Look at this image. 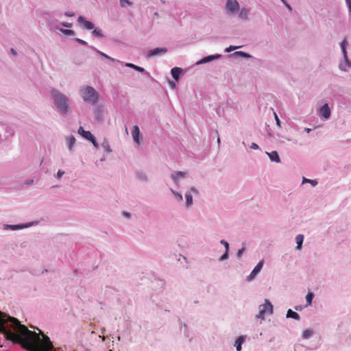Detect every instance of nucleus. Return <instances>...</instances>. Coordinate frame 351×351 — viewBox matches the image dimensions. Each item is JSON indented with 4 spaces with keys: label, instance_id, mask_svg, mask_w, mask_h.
Masks as SVG:
<instances>
[{
    "label": "nucleus",
    "instance_id": "obj_1",
    "mask_svg": "<svg viewBox=\"0 0 351 351\" xmlns=\"http://www.w3.org/2000/svg\"><path fill=\"white\" fill-rule=\"evenodd\" d=\"M0 332L6 339L20 343L23 348H34L39 339L35 332L29 330L15 317L8 316L0 311Z\"/></svg>",
    "mask_w": 351,
    "mask_h": 351
},
{
    "label": "nucleus",
    "instance_id": "obj_2",
    "mask_svg": "<svg viewBox=\"0 0 351 351\" xmlns=\"http://www.w3.org/2000/svg\"><path fill=\"white\" fill-rule=\"evenodd\" d=\"M51 97L56 108L63 114H66L69 112V98L56 89H52Z\"/></svg>",
    "mask_w": 351,
    "mask_h": 351
},
{
    "label": "nucleus",
    "instance_id": "obj_3",
    "mask_svg": "<svg viewBox=\"0 0 351 351\" xmlns=\"http://www.w3.org/2000/svg\"><path fill=\"white\" fill-rule=\"evenodd\" d=\"M80 95L83 100L90 105H95L99 99V94L90 86H82L80 88Z\"/></svg>",
    "mask_w": 351,
    "mask_h": 351
},
{
    "label": "nucleus",
    "instance_id": "obj_4",
    "mask_svg": "<svg viewBox=\"0 0 351 351\" xmlns=\"http://www.w3.org/2000/svg\"><path fill=\"white\" fill-rule=\"evenodd\" d=\"M42 335L43 336V340L41 341V339L39 337V335L36 332V334L38 335L39 339L36 341V345L34 348H25V349L28 350L29 351H43L44 350H52L53 349V344L51 341H50L49 338L47 336H45L42 332H40Z\"/></svg>",
    "mask_w": 351,
    "mask_h": 351
},
{
    "label": "nucleus",
    "instance_id": "obj_5",
    "mask_svg": "<svg viewBox=\"0 0 351 351\" xmlns=\"http://www.w3.org/2000/svg\"><path fill=\"white\" fill-rule=\"evenodd\" d=\"M258 309L259 311L258 313L256 315V317L258 319H264L265 314L272 313L273 306L268 300H265V304L260 305Z\"/></svg>",
    "mask_w": 351,
    "mask_h": 351
},
{
    "label": "nucleus",
    "instance_id": "obj_6",
    "mask_svg": "<svg viewBox=\"0 0 351 351\" xmlns=\"http://www.w3.org/2000/svg\"><path fill=\"white\" fill-rule=\"evenodd\" d=\"M226 10L228 14H236L239 10V2L237 0H227Z\"/></svg>",
    "mask_w": 351,
    "mask_h": 351
},
{
    "label": "nucleus",
    "instance_id": "obj_7",
    "mask_svg": "<svg viewBox=\"0 0 351 351\" xmlns=\"http://www.w3.org/2000/svg\"><path fill=\"white\" fill-rule=\"evenodd\" d=\"M77 22L81 26V27L83 29L87 30H92L95 28V24L91 21H87L86 18L83 16H80L78 17Z\"/></svg>",
    "mask_w": 351,
    "mask_h": 351
},
{
    "label": "nucleus",
    "instance_id": "obj_8",
    "mask_svg": "<svg viewBox=\"0 0 351 351\" xmlns=\"http://www.w3.org/2000/svg\"><path fill=\"white\" fill-rule=\"evenodd\" d=\"M167 51V49L165 47H157L154 49L149 50L146 57L149 58L154 56H160L165 54Z\"/></svg>",
    "mask_w": 351,
    "mask_h": 351
},
{
    "label": "nucleus",
    "instance_id": "obj_9",
    "mask_svg": "<svg viewBox=\"0 0 351 351\" xmlns=\"http://www.w3.org/2000/svg\"><path fill=\"white\" fill-rule=\"evenodd\" d=\"M319 115L320 117L328 119L331 115V110L328 104H324L319 110Z\"/></svg>",
    "mask_w": 351,
    "mask_h": 351
},
{
    "label": "nucleus",
    "instance_id": "obj_10",
    "mask_svg": "<svg viewBox=\"0 0 351 351\" xmlns=\"http://www.w3.org/2000/svg\"><path fill=\"white\" fill-rule=\"evenodd\" d=\"M221 57V55L218 54V53L210 55V56H206V57L202 58L200 60L197 61L196 62V64L199 65V64H202L208 63L213 60L219 59Z\"/></svg>",
    "mask_w": 351,
    "mask_h": 351
},
{
    "label": "nucleus",
    "instance_id": "obj_11",
    "mask_svg": "<svg viewBox=\"0 0 351 351\" xmlns=\"http://www.w3.org/2000/svg\"><path fill=\"white\" fill-rule=\"evenodd\" d=\"M89 48L93 50L98 54L101 58L104 60H107L109 61V64H111L114 62H119V60L111 58L110 56H108L107 54L104 53V52L98 50L96 47L93 46H89Z\"/></svg>",
    "mask_w": 351,
    "mask_h": 351
},
{
    "label": "nucleus",
    "instance_id": "obj_12",
    "mask_svg": "<svg viewBox=\"0 0 351 351\" xmlns=\"http://www.w3.org/2000/svg\"><path fill=\"white\" fill-rule=\"evenodd\" d=\"M263 265V261H260L256 266L254 268L251 274L249 275L248 278L249 280H252L254 278V277L261 271L262 267Z\"/></svg>",
    "mask_w": 351,
    "mask_h": 351
},
{
    "label": "nucleus",
    "instance_id": "obj_13",
    "mask_svg": "<svg viewBox=\"0 0 351 351\" xmlns=\"http://www.w3.org/2000/svg\"><path fill=\"white\" fill-rule=\"evenodd\" d=\"M182 71L183 69L182 68L176 66L171 69V74L173 78L178 82L180 80V77Z\"/></svg>",
    "mask_w": 351,
    "mask_h": 351
},
{
    "label": "nucleus",
    "instance_id": "obj_14",
    "mask_svg": "<svg viewBox=\"0 0 351 351\" xmlns=\"http://www.w3.org/2000/svg\"><path fill=\"white\" fill-rule=\"evenodd\" d=\"M84 138L90 141L95 147H98L95 137L93 135V133H80Z\"/></svg>",
    "mask_w": 351,
    "mask_h": 351
},
{
    "label": "nucleus",
    "instance_id": "obj_15",
    "mask_svg": "<svg viewBox=\"0 0 351 351\" xmlns=\"http://www.w3.org/2000/svg\"><path fill=\"white\" fill-rule=\"evenodd\" d=\"M250 14V10L249 9H247V8H242L239 13V17L242 19V20H244V21H248L249 18H248V15Z\"/></svg>",
    "mask_w": 351,
    "mask_h": 351
},
{
    "label": "nucleus",
    "instance_id": "obj_16",
    "mask_svg": "<svg viewBox=\"0 0 351 351\" xmlns=\"http://www.w3.org/2000/svg\"><path fill=\"white\" fill-rule=\"evenodd\" d=\"M103 111H104V109H103V106H97L95 108L94 113H95V117L96 120L99 121L102 119Z\"/></svg>",
    "mask_w": 351,
    "mask_h": 351
},
{
    "label": "nucleus",
    "instance_id": "obj_17",
    "mask_svg": "<svg viewBox=\"0 0 351 351\" xmlns=\"http://www.w3.org/2000/svg\"><path fill=\"white\" fill-rule=\"evenodd\" d=\"M191 192L197 193V190L195 188H192L190 191L187 192L185 195L186 199V206H189L193 204V197Z\"/></svg>",
    "mask_w": 351,
    "mask_h": 351
},
{
    "label": "nucleus",
    "instance_id": "obj_18",
    "mask_svg": "<svg viewBox=\"0 0 351 351\" xmlns=\"http://www.w3.org/2000/svg\"><path fill=\"white\" fill-rule=\"evenodd\" d=\"M125 66H126L127 67L132 68V69H134L135 71H138V72H140V73H146L147 75H149V73H148V72H147V71L145 70V69H144V68L141 67V66H137V65H135V64H132V63H126V64H125Z\"/></svg>",
    "mask_w": 351,
    "mask_h": 351
},
{
    "label": "nucleus",
    "instance_id": "obj_19",
    "mask_svg": "<svg viewBox=\"0 0 351 351\" xmlns=\"http://www.w3.org/2000/svg\"><path fill=\"white\" fill-rule=\"evenodd\" d=\"M267 154L269 156V157L271 161L276 162L278 163L280 162V157H279L277 152L273 151L271 153L267 152Z\"/></svg>",
    "mask_w": 351,
    "mask_h": 351
},
{
    "label": "nucleus",
    "instance_id": "obj_20",
    "mask_svg": "<svg viewBox=\"0 0 351 351\" xmlns=\"http://www.w3.org/2000/svg\"><path fill=\"white\" fill-rule=\"evenodd\" d=\"M186 173L183 171H178L174 174H172L171 178L176 183L180 178H184L186 176Z\"/></svg>",
    "mask_w": 351,
    "mask_h": 351
},
{
    "label": "nucleus",
    "instance_id": "obj_21",
    "mask_svg": "<svg viewBox=\"0 0 351 351\" xmlns=\"http://www.w3.org/2000/svg\"><path fill=\"white\" fill-rule=\"evenodd\" d=\"M93 30V31L92 32V36L93 37H96V38H104V34H103L102 30L101 29L95 27Z\"/></svg>",
    "mask_w": 351,
    "mask_h": 351
},
{
    "label": "nucleus",
    "instance_id": "obj_22",
    "mask_svg": "<svg viewBox=\"0 0 351 351\" xmlns=\"http://www.w3.org/2000/svg\"><path fill=\"white\" fill-rule=\"evenodd\" d=\"M303 240H304V237H303L302 234H298V235L296 236L295 241H296V243H297V246H296L297 250H300L301 249L302 245V243H303Z\"/></svg>",
    "mask_w": 351,
    "mask_h": 351
},
{
    "label": "nucleus",
    "instance_id": "obj_23",
    "mask_svg": "<svg viewBox=\"0 0 351 351\" xmlns=\"http://www.w3.org/2000/svg\"><path fill=\"white\" fill-rule=\"evenodd\" d=\"M244 337H240L235 341L234 346H236V349L237 351H241V345L244 341Z\"/></svg>",
    "mask_w": 351,
    "mask_h": 351
},
{
    "label": "nucleus",
    "instance_id": "obj_24",
    "mask_svg": "<svg viewBox=\"0 0 351 351\" xmlns=\"http://www.w3.org/2000/svg\"><path fill=\"white\" fill-rule=\"evenodd\" d=\"M287 317H290L298 320L300 319V315L297 313L293 311L291 309H289L287 313Z\"/></svg>",
    "mask_w": 351,
    "mask_h": 351
},
{
    "label": "nucleus",
    "instance_id": "obj_25",
    "mask_svg": "<svg viewBox=\"0 0 351 351\" xmlns=\"http://www.w3.org/2000/svg\"><path fill=\"white\" fill-rule=\"evenodd\" d=\"M233 56H241L242 58H251L252 56L246 52H244V51H236L233 53Z\"/></svg>",
    "mask_w": 351,
    "mask_h": 351
},
{
    "label": "nucleus",
    "instance_id": "obj_26",
    "mask_svg": "<svg viewBox=\"0 0 351 351\" xmlns=\"http://www.w3.org/2000/svg\"><path fill=\"white\" fill-rule=\"evenodd\" d=\"M75 139L73 136H70L67 138L68 147L69 150H72L73 146L75 144Z\"/></svg>",
    "mask_w": 351,
    "mask_h": 351
},
{
    "label": "nucleus",
    "instance_id": "obj_27",
    "mask_svg": "<svg viewBox=\"0 0 351 351\" xmlns=\"http://www.w3.org/2000/svg\"><path fill=\"white\" fill-rule=\"evenodd\" d=\"M341 51H342V53H343V58L345 60V62H346V64L348 66H351V62L348 60V54H347V51H346V48L344 49H341Z\"/></svg>",
    "mask_w": 351,
    "mask_h": 351
},
{
    "label": "nucleus",
    "instance_id": "obj_28",
    "mask_svg": "<svg viewBox=\"0 0 351 351\" xmlns=\"http://www.w3.org/2000/svg\"><path fill=\"white\" fill-rule=\"evenodd\" d=\"M60 31L65 35L67 36H74L75 32L73 30L68 29H61Z\"/></svg>",
    "mask_w": 351,
    "mask_h": 351
},
{
    "label": "nucleus",
    "instance_id": "obj_29",
    "mask_svg": "<svg viewBox=\"0 0 351 351\" xmlns=\"http://www.w3.org/2000/svg\"><path fill=\"white\" fill-rule=\"evenodd\" d=\"M303 183H305V182H308L310 183L312 186H315L317 184V182L315 180H309V179H307V178H303V181H302Z\"/></svg>",
    "mask_w": 351,
    "mask_h": 351
},
{
    "label": "nucleus",
    "instance_id": "obj_30",
    "mask_svg": "<svg viewBox=\"0 0 351 351\" xmlns=\"http://www.w3.org/2000/svg\"><path fill=\"white\" fill-rule=\"evenodd\" d=\"M313 297V294L312 293H308L306 295V302H307V305H311V304Z\"/></svg>",
    "mask_w": 351,
    "mask_h": 351
},
{
    "label": "nucleus",
    "instance_id": "obj_31",
    "mask_svg": "<svg viewBox=\"0 0 351 351\" xmlns=\"http://www.w3.org/2000/svg\"><path fill=\"white\" fill-rule=\"evenodd\" d=\"M312 335V331L310 330H304L302 332V336L304 339H307Z\"/></svg>",
    "mask_w": 351,
    "mask_h": 351
},
{
    "label": "nucleus",
    "instance_id": "obj_32",
    "mask_svg": "<svg viewBox=\"0 0 351 351\" xmlns=\"http://www.w3.org/2000/svg\"><path fill=\"white\" fill-rule=\"evenodd\" d=\"M101 145L105 149V150L107 151L108 152H111L110 145H109L108 143L106 142V141L104 140V141L101 143Z\"/></svg>",
    "mask_w": 351,
    "mask_h": 351
},
{
    "label": "nucleus",
    "instance_id": "obj_33",
    "mask_svg": "<svg viewBox=\"0 0 351 351\" xmlns=\"http://www.w3.org/2000/svg\"><path fill=\"white\" fill-rule=\"evenodd\" d=\"M241 46H233V45H230V47H228V48L226 49V51L228 52V53H230L232 51H234V49H239L241 48Z\"/></svg>",
    "mask_w": 351,
    "mask_h": 351
},
{
    "label": "nucleus",
    "instance_id": "obj_34",
    "mask_svg": "<svg viewBox=\"0 0 351 351\" xmlns=\"http://www.w3.org/2000/svg\"><path fill=\"white\" fill-rule=\"evenodd\" d=\"M133 139L137 143L140 144V133H132Z\"/></svg>",
    "mask_w": 351,
    "mask_h": 351
},
{
    "label": "nucleus",
    "instance_id": "obj_35",
    "mask_svg": "<svg viewBox=\"0 0 351 351\" xmlns=\"http://www.w3.org/2000/svg\"><path fill=\"white\" fill-rule=\"evenodd\" d=\"M119 1H120L121 5L122 7L125 6V3H126L128 5H132V2L130 1L129 0H119Z\"/></svg>",
    "mask_w": 351,
    "mask_h": 351
},
{
    "label": "nucleus",
    "instance_id": "obj_36",
    "mask_svg": "<svg viewBox=\"0 0 351 351\" xmlns=\"http://www.w3.org/2000/svg\"><path fill=\"white\" fill-rule=\"evenodd\" d=\"M75 41L77 43H78L79 44L82 45H84V46H86L88 45V43L87 42H86L85 40H82V39H80L79 38H75Z\"/></svg>",
    "mask_w": 351,
    "mask_h": 351
},
{
    "label": "nucleus",
    "instance_id": "obj_37",
    "mask_svg": "<svg viewBox=\"0 0 351 351\" xmlns=\"http://www.w3.org/2000/svg\"><path fill=\"white\" fill-rule=\"evenodd\" d=\"M346 5L348 8L349 14H351V0H346Z\"/></svg>",
    "mask_w": 351,
    "mask_h": 351
},
{
    "label": "nucleus",
    "instance_id": "obj_38",
    "mask_svg": "<svg viewBox=\"0 0 351 351\" xmlns=\"http://www.w3.org/2000/svg\"><path fill=\"white\" fill-rule=\"evenodd\" d=\"M61 25L63 26V27H67V28H71L73 25L72 23H68V22H62L61 23Z\"/></svg>",
    "mask_w": 351,
    "mask_h": 351
},
{
    "label": "nucleus",
    "instance_id": "obj_39",
    "mask_svg": "<svg viewBox=\"0 0 351 351\" xmlns=\"http://www.w3.org/2000/svg\"><path fill=\"white\" fill-rule=\"evenodd\" d=\"M347 45V41L346 39H344L341 43H340V46H341V49H346V45Z\"/></svg>",
    "mask_w": 351,
    "mask_h": 351
},
{
    "label": "nucleus",
    "instance_id": "obj_40",
    "mask_svg": "<svg viewBox=\"0 0 351 351\" xmlns=\"http://www.w3.org/2000/svg\"><path fill=\"white\" fill-rule=\"evenodd\" d=\"M221 243L223 244L225 246L226 250H228L229 245H228V243L227 241H226L225 240H221Z\"/></svg>",
    "mask_w": 351,
    "mask_h": 351
},
{
    "label": "nucleus",
    "instance_id": "obj_41",
    "mask_svg": "<svg viewBox=\"0 0 351 351\" xmlns=\"http://www.w3.org/2000/svg\"><path fill=\"white\" fill-rule=\"evenodd\" d=\"M64 171L62 170H59L57 173V178L60 179L64 175Z\"/></svg>",
    "mask_w": 351,
    "mask_h": 351
},
{
    "label": "nucleus",
    "instance_id": "obj_42",
    "mask_svg": "<svg viewBox=\"0 0 351 351\" xmlns=\"http://www.w3.org/2000/svg\"><path fill=\"white\" fill-rule=\"evenodd\" d=\"M10 52L14 56H17L18 55L17 51L14 48H11Z\"/></svg>",
    "mask_w": 351,
    "mask_h": 351
},
{
    "label": "nucleus",
    "instance_id": "obj_43",
    "mask_svg": "<svg viewBox=\"0 0 351 351\" xmlns=\"http://www.w3.org/2000/svg\"><path fill=\"white\" fill-rule=\"evenodd\" d=\"M228 251L226 250L225 254L220 257V261H223L228 258Z\"/></svg>",
    "mask_w": 351,
    "mask_h": 351
},
{
    "label": "nucleus",
    "instance_id": "obj_44",
    "mask_svg": "<svg viewBox=\"0 0 351 351\" xmlns=\"http://www.w3.org/2000/svg\"><path fill=\"white\" fill-rule=\"evenodd\" d=\"M65 16H69V17H72L75 15V14L73 12H65L64 14Z\"/></svg>",
    "mask_w": 351,
    "mask_h": 351
},
{
    "label": "nucleus",
    "instance_id": "obj_45",
    "mask_svg": "<svg viewBox=\"0 0 351 351\" xmlns=\"http://www.w3.org/2000/svg\"><path fill=\"white\" fill-rule=\"evenodd\" d=\"M250 148H252L253 149H257L258 148V146L256 143H252Z\"/></svg>",
    "mask_w": 351,
    "mask_h": 351
},
{
    "label": "nucleus",
    "instance_id": "obj_46",
    "mask_svg": "<svg viewBox=\"0 0 351 351\" xmlns=\"http://www.w3.org/2000/svg\"><path fill=\"white\" fill-rule=\"evenodd\" d=\"M132 132H140L138 126L134 125Z\"/></svg>",
    "mask_w": 351,
    "mask_h": 351
},
{
    "label": "nucleus",
    "instance_id": "obj_47",
    "mask_svg": "<svg viewBox=\"0 0 351 351\" xmlns=\"http://www.w3.org/2000/svg\"><path fill=\"white\" fill-rule=\"evenodd\" d=\"M243 251H244V248H242V249H241V250H239L238 251V252H237V255H238V256H239V257L241 256V254H242V253H243Z\"/></svg>",
    "mask_w": 351,
    "mask_h": 351
},
{
    "label": "nucleus",
    "instance_id": "obj_48",
    "mask_svg": "<svg viewBox=\"0 0 351 351\" xmlns=\"http://www.w3.org/2000/svg\"><path fill=\"white\" fill-rule=\"evenodd\" d=\"M77 132H86V130H84V129L83 128V127L80 126L77 130Z\"/></svg>",
    "mask_w": 351,
    "mask_h": 351
},
{
    "label": "nucleus",
    "instance_id": "obj_49",
    "mask_svg": "<svg viewBox=\"0 0 351 351\" xmlns=\"http://www.w3.org/2000/svg\"><path fill=\"white\" fill-rule=\"evenodd\" d=\"M311 131H312V129L308 128H306L304 130V132H311Z\"/></svg>",
    "mask_w": 351,
    "mask_h": 351
},
{
    "label": "nucleus",
    "instance_id": "obj_50",
    "mask_svg": "<svg viewBox=\"0 0 351 351\" xmlns=\"http://www.w3.org/2000/svg\"><path fill=\"white\" fill-rule=\"evenodd\" d=\"M282 3L285 6H287V5L289 4L287 0H284V1H282Z\"/></svg>",
    "mask_w": 351,
    "mask_h": 351
},
{
    "label": "nucleus",
    "instance_id": "obj_51",
    "mask_svg": "<svg viewBox=\"0 0 351 351\" xmlns=\"http://www.w3.org/2000/svg\"><path fill=\"white\" fill-rule=\"evenodd\" d=\"M289 10L291 11L292 10V7L291 6L290 4H288L287 6H286Z\"/></svg>",
    "mask_w": 351,
    "mask_h": 351
},
{
    "label": "nucleus",
    "instance_id": "obj_52",
    "mask_svg": "<svg viewBox=\"0 0 351 351\" xmlns=\"http://www.w3.org/2000/svg\"><path fill=\"white\" fill-rule=\"evenodd\" d=\"M33 183V180H29L27 182V184H31Z\"/></svg>",
    "mask_w": 351,
    "mask_h": 351
},
{
    "label": "nucleus",
    "instance_id": "obj_53",
    "mask_svg": "<svg viewBox=\"0 0 351 351\" xmlns=\"http://www.w3.org/2000/svg\"><path fill=\"white\" fill-rule=\"evenodd\" d=\"M339 68L341 70L346 71V69L343 67V65L341 64H339Z\"/></svg>",
    "mask_w": 351,
    "mask_h": 351
},
{
    "label": "nucleus",
    "instance_id": "obj_54",
    "mask_svg": "<svg viewBox=\"0 0 351 351\" xmlns=\"http://www.w3.org/2000/svg\"><path fill=\"white\" fill-rule=\"evenodd\" d=\"M170 84H171V87H175L176 86V84L173 82H170Z\"/></svg>",
    "mask_w": 351,
    "mask_h": 351
},
{
    "label": "nucleus",
    "instance_id": "obj_55",
    "mask_svg": "<svg viewBox=\"0 0 351 351\" xmlns=\"http://www.w3.org/2000/svg\"><path fill=\"white\" fill-rule=\"evenodd\" d=\"M275 117H276V122L278 124L279 123V119H278V117H277L276 113H275Z\"/></svg>",
    "mask_w": 351,
    "mask_h": 351
},
{
    "label": "nucleus",
    "instance_id": "obj_56",
    "mask_svg": "<svg viewBox=\"0 0 351 351\" xmlns=\"http://www.w3.org/2000/svg\"><path fill=\"white\" fill-rule=\"evenodd\" d=\"M123 215H124L125 216L128 217H130V213H128L125 212V213H123Z\"/></svg>",
    "mask_w": 351,
    "mask_h": 351
},
{
    "label": "nucleus",
    "instance_id": "obj_57",
    "mask_svg": "<svg viewBox=\"0 0 351 351\" xmlns=\"http://www.w3.org/2000/svg\"><path fill=\"white\" fill-rule=\"evenodd\" d=\"M179 195V196H178V198H180V199H182V195Z\"/></svg>",
    "mask_w": 351,
    "mask_h": 351
},
{
    "label": "nucleus",
    "instance_id": "obj_58",
    "mask_svg": "<svg viewBox=\"0 0 351 351\" xmlns=\"http://www.w3.org/2000/svg\"><path fill=\"white\" fill-rule=\"evenodd\" d=\"M154 14H155L156 16H158V12L154 13Z\"/></svg>",
    "mask_w": 351,
    "mask_h": 351
},
{
    "label": "nucleus",
    "instance_id": "obj_59",
    "mask_svg": "<svg viewBox=\"0 0 351 351\" xmlns=\"http://www.w3.org/2000/svg\"><path fill=\"white\" fill-rule=\"evenodd\" d=\"M217 141H218V142H219V143L220 142V138H219V137H218Z\"/></svg>",
    "mask_w": 351,
    "mask_h": 351
},
{
    "label": "nucleus",
    "instance_id": "obj_60",
    "mask_svg": "<svg viewBox=\"0 0 351 351\" xmlns=\"http://www.w3.org/2000/svg\"><path fill=\"white\" fill-rule=\"evenodd\" d=\"M125 132H128V128L126 127L125 128Z\"/></svg>",
    "mask_w": 351,
    "mask_h": 351
},
{
    "label": "nucleus",
    "instance_id": "obj_61",
    "mask_svg": "<svg viewBox=\"0 0 351 351\" xmlns=\"http://www.w3.org/2000/svg\"><path fill=\"white\" fill-rule=\"evenodd\" d=\"M47 350H43V351H47Z\"/></svg>",
    "mask_w": 351,
    "mask_h": 351
}]
</instances>
